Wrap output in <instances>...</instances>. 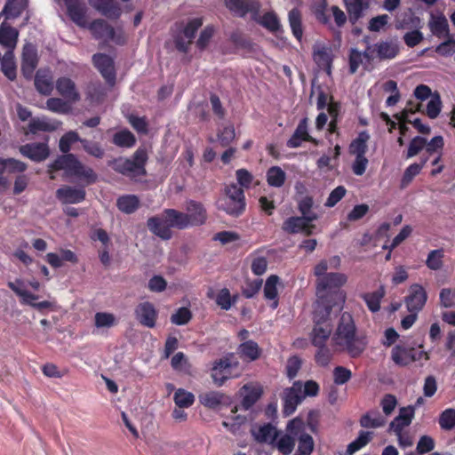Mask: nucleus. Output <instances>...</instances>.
Instances as JSON below:
<instances>
[{
  "label": "nucleus",
  "mask_w": 455,
  "mask_h": 455,
  "mask_svg": "<svg viewBox=\"0 0 455 455\" xmlns=\"http://www.w3.org/2000/svg\"><path fill=\"white\" fill-rule=\"evenodd\" d=\"M19 32L16 28L2 23L0 26V44L12 51L17 45Z\"/></svg>",
  "instance_id": "29"
},
{
  "label": "nucleus",
  "mask_w": 455,
  "mask_h": 455,
  "mask_svg": "<svg viewBox=\"0 0 455 455\" xmlns=\"http://www.w3.org/2000/svg\"><path fill=\"white\" fill-rule=\"evenodd\" d=\"M279 283V277L277 275H270L264 286V296L267 299L272 300L270 307L275 309L278 306L277 300V284Z\"/></svg>",
  "instance_id": "42"
},
{
  "label": "nucleus",
  "mask_w": 455,
  "mask_h": 455,
  "mask_svg": "<svg viewBox=\"0 0 455 455\" xmlns=\"http://www.w3.org/2000/svg\"><path fill=\"white\" fill-rule=\"evenodd\" d=\"M331 305L329 304L327 299H319L315 303L314 307V323L316 325H323V324H331L330 323V314H331Z\"/></svg>",
  "instance_id": "26"
},
{
  "label": "nucleus",
  "mask_w": 455,
  "mask_h": 455,
  "mask_svg": "<svg viewBox=\"0 0 455 455\" xmlns=\"http://www.w3.org/2000/svg\"><path fill=\"white\" fill-rule=\"evenodd\" d=\"M296 440L299 441L298 451L299 455H310L314 450V440L312 436L306 432L305 423L302 421V426L298 431Z\"/></svg>",
  "instance_id": "36"
},
{
  "label": "nucleus",
  "mask_w": 455,
  "mask_h": 455,
  "mask_svg": "<svg viewBox=\"0 0 455 455\" xmlns=\"http://www.w3.org/2000/svg\"><path fill=\"white\" fill-rule=\"evenodd\" d=\"M371 437H372L371 432H369V431L360 432L358 437L347 445V451H346L347 455H353L357 451L361 450L371 440Z\"/></svg>",
  "instance_id": "58"
},
{
  "label": "nucleus",
  "mask_w": 455,
  "mask_h": 455,
  "mask_svg": "<svg viewBox=\"0 0 455 455\" xmlns=\"http://www.w3.org/2000/svg\"><path fill=\"white\" fill-rule=\"evenodd\" d=\"M369 139L370 135L366 132H360L357 138L350 144V153L355 156H365Z\"/></svg>",
  "instance_id": "48"
},
{
  "label": "nucleus",
  "mask_w": 455,
  "mask_h": 455,
  "mask_svg": "<svg viewBox=\"0 0 455 455\" xmlns=\"http://www.w3.org/2000/svg\"><path fill=\"white\" fill-rule=\"evenodd\" d=\"M35 85L40 93L50 95L53 90L52 72L49 69H39L36 74Z\"/></svg>",
  "instance_id": "28"
},
{
  "label": "nucleus",
  "mask_w": 455,
  "mask_h": 455,
  "mask_svg": "<svg viewBox=\"0 0 455 455\" xmlns=\"http://www.w3.org/2000/svg\"><path fill=\"white\" fill-rule=\"evenodd\" d=\"M94 324L98 329H110L117 324V319L112 313L98 312L94 315Z\"/></svg>",
  "instance_id": "55"
},
{
  "label": "nucleus",
  "mask_w": 455,
  "mask_h": 455,
  "mask_svg": "<svg viewBox=\"0 0 455 455\" xmlns=\"http://www.w3.org/2000/svg\"><path fill=\"white\" fill-rule=\"evenodd\" d=\"M60 123L56 120H52L48 117H36L32 118L28 124V131L31 133H37L38 132H52L59 128Z\"/></svg>",
  "instance_id": "27"
},
{
  "label": "nucleus",
  "mask_w": 455,
  "mask_h": 455,
  "mask_svg": "<svg viewBox=\"0 0 455 455\" xmlns=\"http://www.w3.org/2000/svg\"><path fill=\"white\" fill-rule=\"evenodd\" d=\"M302 426V420L295 418L290 420L285 427V432H278L273 446L283 455H290L295 447L296 435Z\"/></svg>",
  "instance_id": "6"
},
{
  "label": "nucleus",
  "mask_w": 455,
  "mask_h": 455,
  "mask_svg": "<svg viewBox=\"0 0 455 455\" xmlns=\"http://www.w3.org/2000/svg\"><path fill=\"white\" fill-rule=\"evenodd\" d=\"M89 4L96 10L100 12L103 15L108 18H118L121 14V10L118 6L115 5L113 0H88Z\"/></svg>",
  "instance_id": "33"
},
{
  "label": "nucleus",
  "mask_w": 455,
  "mask_h": 455,
  "mask_svg": "<svg viewBox=\"0 0 455 455\" xmlns=\"http://www.w3.org/2000/svg\"><path fill=\"white\" fill-rule=\"evenodd\" d=\"M304 398L302 384L299 381L294 382L291 387L285 389L283 392V414L285 416L292 414Z\"/></svg>",
  "instance_id": "12"
},
{
  "label": "nucleus",
  "mask_w": 455,
  "mask_h": 455,
  "mask_svg": "<svg viewBox=\"0 0 455 455\" xmlns=\"http://www.w3.org/2000/svg\"><path fill=\"white\" fill-rule=\"evenodd\" d=\"M63 170L67 176H76L87 179L90 182L95 180L96 177L92 168L85 167L73 154H66L59 156L53 163L49 164L50 178L55 179L52 174L54 171Z\"/></svg>",
  "instance_id": "3"
},
{
  "label": "nucleus",
  "mask_w": 455,
  "mask_h": 455,
  "mask_svg": "<svg viewBox=\"0 0 455 455\" xmlns=\"http://www.w3.org/2000/svg\"><path fill=\"white\" fill-rule=\"evenodd\" d=\"M56 196L63 204H78L84 199L85 192L83 188L66 186L56 191Z\"/></svg>",
  "instance_id": "24"
},
{
  "label": "nucleus",
  "mask_w": 455,
  "mask_h": 455,
  "mask_svg": "<svg viewBox=\"0 0 455 455\" xmlns=\"http://www.w3.org/2000/svg\"><path fill=\"white\" fill-rule=\"evenodd\" d=\"M227 7L239 17H243L247 13L257 14V10L260 9V4L257 0H226Z\"/></svg>",
  "instance_id": "21"
},
{
  "label": "nucleus",
  "mask_w": 455,
  "mask_h": 455,
  "mask_svg": "<svg viewBox=\"0 0 455 455\" xmlns=\"http://www.w3.org/2000/svg\"><path fill=\"white\" fill-rule=\"evenodd\" d=\"M27 0H8L3 11L0 12V18L5 16L6 19L16 18L25 9Z\"/></svg>",
  "instance_id": "47"
},
{
  "label": "nucleus",
  "mask_w": 455,
  "mask_h": 455,
  "mask_svg": "<svg viewBox=\"0 0 455 455\" xmlns=\"http://www.w3.org/2000/svg\"><path fill=\"white\" fill-rule=\"evenodd\" d=\"M285 180L286 174L279 166H273L267 172V181L271 187L281 188Z\"/></svg>",
  "instance_id": "54"
},
{
  "label": "nucleus",
  "mask_w": 455,
  "mask_h": 455,
  "mask_svg": "<svg viewBox=\"0 0 455 455\" xmlns=\"http://www.w3.org/2000/svg\"><path fill=\"white\" fill-rule=\"evenodd\" d=\"M243 390L244 395L240 408L248 411L259 398L262 389L259 385H244Z\"/></svg>",
  "instance_id": "37"
},
{
  "label": "nucleus",
  "mask_w": 455,
  "mask_h": 455,
  "mask_svg": "<svg viewBox=\"0 0 455 455\" xmlns=\"http://www.w3.org/2000/svg\"><path fill=\"white\" fill-rule=\"evenodd\" d=\"M173 400L177 407L188 408L194 403L195 395L189 391L179 388L174 393Z\"/></svg>",
  "instance_id": "60"
},
{
  "label": "nucleus",
  "mask_w": 455,
  "mask_h": 455,
  "mask_svg": "<svg viewBox=\"0 0 455 455\" xmlns=\"http://www.w3.org/2000/svg\"><path fill=\"white\" fill-rule=\"evenodd\" d=\"M344 4L352 23L357 21L369 7V3L365 0H344Z\"/></svg>",
  "instance_id": "35"
},
{
  "label": "nucleus",
  "mask_w": 455,
  "mask_h": 455,
  "mask_svg": "<svg viewBox=\"0 0 455 455\" xmlns=\"http://www.w3.org/2000/svg\"><path fill=\"white\" fill-rule=\"evenodd\" d=\"M332 331L331 324L316 325L315 324L310 338L315 347L325 346Z\"/></svg>",
  "instance_id": "38"
},
{
  "label": "nucleus",
  "mask_w": 455,
  "mask_h": 455,
  "mask_svg": "<svg viewBox=\"0 0 455 455\" xmlns=\"http://www.w3.org/2000/svg\"><path fill=\"white\" fill-rule=\"evenodd\" d=\"M427 161V158H424L420 164H412L409 165L403 172L402 185L407 186L413 178L420 172Z\"/></svg>",
  "instance_id": "63"
},
{
  "label": "nucleus",
  "mask_w": 455,
  "mask_h": 455,
  "mask_svg": "<svg viewBox=\"0 0 455 455\" xmlns=\"http://www.w3.org/2000/svg\"><path fill=\"white\" fill-rule=\"evenodd\" d=\"M171 365L175 371L185 374L191 373V364L182 352H178L172 356Z\"/></svg>",
  "instance_id": "61"
},
{
  "label": "nucleus",
  "mask_w": 455,
  "mask_h": 455,
  "mask_svg": "<svg viewBox=\"0 0 455 455\" xmlns=\"http://www.w3.org/2000/svg\"><path fill=\"white\" fill-rule=\"evenodd\" d=\"M277 433V429L270 424L261 426L252 430V435L257 441L272 445L274 444Z\"/></svg>",
  "instance_id": "40"
},
{
  "label": "nucleus",
  "mask_w": 455,
  "mask_h": 455,
  "mask_svg": "<svg viewBox=\"0 0 455 455\" xmlns=\"http://www.w3.org/2000/svg\"><path fill=\"white\" fill-rule=\"evenodd\" d=\"M238 354L244 360L255 361L260 355V349L256 342L248 340L239 346Z\"/></svg>",
  "instance_id": "44"
},
{
  "label": "nucleus",
  "mask_w": 455,
  "mask_h": 455,
  "mask_svg": "<svg viewBox=\"0 0 455 455\" xmlns=\"http://www.w3.org/2000/svg\"><path fill=\"white\" fill-rule=\"evenodd\" d=\"M391 357L394 363L399 366H406L415 361L412 355V348H405L396 346L392 349Z\"/></svg>",
  "instance_id": "41"
},
{
  "label": "nucleus",
  "mask_w": 455,
  "mask_h": 455,
  "mask_svg": "<svg viewBox=\"0 0 455 455\" xmlns=\"http://www.w3.org/2000/svg\"><path fill=\"white\" fill-rule=\"evenodd\" d=\"M106 95L104 86L97 82L90 83L86 88V99L91 103L98 104L101 102Z\"/></svg>",
  "instance_id": "49"
},
{
  "label": "nucleus",
  "mask_w": 455,
  "mask_h": 455,
  "mask_svg": "<svg viewBox=\"0 0 455 455\" xmlns=\"http://www.w3.org/2000/svg\"><path fill=\"white\" fill-rule=\"evenodd\" d=\"M313 59L320 68L324 69L328 75H331L332 63L331 48L320 44L315 45L314 47Z\"/></svg>",
  "instance_id": "23"
},
{
  "label": "nucleus",
  "mask_w": 455,
  "mask_h": 455,
  "mask_svg": "<svg viewBox=\"0 0 455 455\" xmlns=\"http://www.w3.org/2000/svg\"><path fill=\"white\" fill-rule=\"evenodd\" d=\"M360 424L363 427L377 428L386 424V419L378 411H370L361 418Z\"/></svg>",
  "instance_id": "53"
},
{
  "label": "nucleus",
  "mask_w": 455,
  "mask_h": 455,
  "mask_svg": "<svg viewBox=\"0 0 455 455\" xmlns=\"http://www.w3.org/2000/svg\"><path fill=\"white\" fill-rule=\"evenodd\" d=\"M137 320L144 326L153 328L157 319V310L155 306L148 302H141L135 308Z\"/></svg>",
  "instance_id": "19"
},
{
  "label": "nucleus",
  "mask_w": 455,
  "mask_h": 455,
  "mask_svg": "<svg viewBox=\"0 0 455 455\" xmlns=\"http://www.w3.org/2000/svg\"><path fill=\"white\" fill-rule=\"evenodd\" d=\"M238 407H235L231 411V416L222 422L223 427L233 434H237L241 426L246 422V416L237 415Z\"/></svg>",
  "instance_id": "51"
},
{
  "label": "nucleus",
  "mask_w": 455,
  "mask_h": 455,
  "mask_svg": "<svg viewBox=\"0 0 455 455\" xmlns=\"http://www.w3.org/2000/svg\"><path fill=\"white\" fill-rule=\"evenodd\" d=\"M1 70L4 75L11 81L16 78V62L12 51H7L1 59Z\"/></svg>",
  "instance_id": "43"
},
{
  "label": "nucleus",
  "mask_w": 455,
  "mask_h": 455,
  "mask_svg": "<svg viewBox=\"0 0 455 455\" xmlns=\"http://www.w3.org/2000/svg\"><path fill=\"white\" fill-rule=\"evenodd\" d=\"M237 366L236 362L223 358L216 362L212 369V378L214 383L221 386L227 379L233 377L232 370Z\"/></svg>",
  "instance_id": "16"
},
{
  "label": "nucleus",
  "mask_w": 455,
  "mask_h": 455,
  "mask_svg": "<svg viewBox=\"0 0 455 455\" xmlns=\"http://www.w3.org/2000/svg\"><path fill=\"white\" fill-rule=\"evenodd\" d=\"M113 143L121 148H132L136 143L134 135L128 130H122L115 133Z\"/></svg>",
  "instance_id": "59"
},
{
  "label": "nucleus",
  "mask_w": 455,
  "mask_h": 455,
  "mask_svg": "<svg viewBox=\"0 0 455 455\" xmlns=\"http://www.w3.org/2000/svg\"><path fill=\"white\" fill-rule=\"evenodd\" d=\"M224 394L218 391H209L199 395L200 403L210 409H216L224 403Z\"/></svg>",
  "instance_id": "45"
},
{
  "label": "nucleus",
  "mask_w": 455,
  "mask_h": 455,
  "mask_svg": "<svg viewBox=\"0 0 455 455\" xmlns=\"http://www.w3.org/2000/svg\"><path fill=\"white\" fill-rule=\"evenodd\" d=\"M116 205L121 212L126 214H131L138 209L140 200L134 195H127L119 197L117 199Z\"/></svg>",
  "instance_id": "50"
},
{
  "label": "nucleus",
  "mask_w": 455,
  "mask_h": 455,
  "mask_svg": "<svg viewBox=\"0 0 455 455\" xmlns=\"http://www.w3.org/2000/svg\"><path fill=\"white\" fill-rule=\"evenodd\" d=\"M46 108L59 114L68 113L71 109L69 102L60 98H50L46 101Z\"/></svg>",
  "instance_id": "62"
},
{
  "label": "nucleus",
  "mask_w": 455,
  "mask_h": 455,
  "mask_svg": "<svg viewBox=\"0 0 455 455\" xmlns=\"http://www.w3.org/2000/svg\"><path fill=\"white\" fill-rule=\"evenodd\" d=\"M312 140L307 132V118H303L297 126L293 135L287 141V146L291 148H295L299 147L303 141Z\"/></svg>",
  "instance_id": "30"
},
{
  "label": "nucleus",
  "mask_w": 455,
  "mask_h": 455,
  "mask_svg": "<svg viewBox=\"0 0 455 455\" xmlns=\"http://www.w3.org/2000/svg\"><path fill=\"white\" fill-rule=\"evenodd\" d=\"M203 25L201 18H195L188 21L183 30L177 35L175 44L179 51L186 52L192 43L197 29Z\"/></svg>",
  "instance_id": "11"
},
{
  "label": "nucleus",
  "mask_w": 455,
  "mask_h": 455,
  "mask_svg": "<svg viewBox=\"0 0 455 455\" xmlns=\"http://www.w3.org/2000/svg\"><path fill=\"white\" fill-rule=\"evenodd\" d=\"M372 61L371 57L369 45L364 52H360L356 48H352L349 52V71L351 74H355L359 67L363 64V61Z\"/></svg>",
  "instance_id": "34"
},
{
  "label": "nucleus",
  "mask_w": 455,
  "mask_h": 455,
  "mask_svg": "<svg viewBox=\"0 0 455 455\" xmlns=\"http://www.w3.org/2000/svg\"><path fill=\"white\" fill-rule=\"evenodd\" d=\"M148 229L164 240H169L172 237V228L167 221V215L164 211L160 216L152 217L148 220Z\"/></svg>",
  "instance_id": "18"
},
{
  "label": "nucleus",
  "mask_w": 455,
  "mask_h": 455,
  "mask_svg": "<svg viewBox=\"0 0 455 455\" xmlns=\"http://www.w3.org/2000/svg\"><path fill=\"white\" fill-rule=\"evenodd\" d=\"M371 57L372 60H390L395 59L400 52V46L396 41L386 40L379 41L374 44L369 45Z\"/></svg>",
  "instance_id": "10"
},
{
  "label": "nucleus",
  "mask_w": 455,
  "mask_h": 455,
  "mask_svg": "<svg viewBox=\"0 0 455 455\" xmlns=\"http://www.w3.org/2000/svg\"><path fill=\"white\" fill-rule=\"evenodd\" d=\"M148 155L145 149L139 148L132 159L119 157L109 163V165L117 172L134 179L146 173L145 164Z\"/></svg>",
  "instance_id": "4"
},
{
  "label": "nucleus",
  "mask_w": 455,
  "mask_h": 455,
  "mask_svg": "<svg viewBox=\"0 0 455 455\" xmlns=\"http://www.w3.org/2000/svg\"><path fill=\"white\" fill-rule=\"evenodd\" d=\"M68 15L78 27L87 28V7L81 0H64Z\"/></svg>",
  "instance_id": "14"
},
{
  "label": "nucleus",
  "mask_w": 455,
  "mask_h": 455,
  "mask_svg": "<svg viewBox=\"0 0 455 455\" xmlns=\"http://www.w3.org/2000/svg\"><path fill=\"white\" fill-rule=\"evenodd\" d=\"M164 212L167 215V221H169L171 227L184 229L191 226L188 214L173 209L164 210Z\"/></svg>",
  "instance_id": "39"
},
{
  "label": "nucleus",
  "mask_w": 455,
  "mask_h": 455,
  "mask_svg": "<svg viewBox=\"0 0 455 455\" xmlns=\"http://www.w3.org/2000/svg\"><path fill=\"white\" fill-rule=\"evenodd\" d=\"M8 286L20 298V301L23 304L29 305L36 308L37 310L52 308L54 307V303L48 300L37 303L35 302L38 299V297L27 291L24 288V283L20 279H17L15 280V282H9Z\"/></svg>",
  "instance_id": "9"
},
{
  "label": "nucleus",
  "mask_w": 455,
  "mask_h": 455,
  "mask_svg": "<svg viewBox=\"0 0 455 455\" xmlns=\"http://www.w3.org/2000/svg\"><path fill=\"white\" fill-rule=\"evenodd\" d=\"M20 152L24 156L29 158L34 162H42L45 160L49 155L50 150L46 143H28L20 148Z\"/></svg>",
  "instance_id": "22"
},
{
  "label": "nucleus",
  "mask_w": 455,
  "mask_h": 455,
  "mask_svg": "<svg viewBox=\"0 0 455 455\" xmlns=\"http://www.w3.org/2000/svg\"><path fill=\"white\" fill-rule=\"evenodd\" d=\"M439 425L442 429L451 430L455 427V409L444 410L439 417Z\"/></svg>",
  "instance_id": "64"
},
{
  "label": "nucleus",
  "mask_w": 455,
  "mask_h": 455,
  "mask_svg": "<svg viewBox=\"0 0 455 455\" xmlns=\"http://www.w3.org/2000/svg\"><path fill=\"white\" fill-rule=\"evenodd\" d=\"M427 295L425 289L418 283L410 286L409 295L405 298V305L410 313H418L425 306Z\"/></svg>",
  "instance_id": "13"
},
{
  "label": "nucleus",
  "mask_w": 455,
  "mask_h": 455,
  "mask_svg": "<svg viewBox=\"0 0 455 455\" xmlns=\"http://www.w3.org/2000/svg\"><path fill=\"white\" fill-rule=\"evenodd\" d=\"M92 61L106 81L113 85L116 80V73L112 58L103 53H97L92 56Z\"/></svg>",
  "instance_id": "17"
},
{
  "label": "nucleus",
  "mask_w": 455,
  "mask_h": 455,
  "mask_svg": "<svg viewBox=\"0 0 455 455\" xmlns=\"http://www.w3.org/2000/svg\"><path fill=\"white\" fill-rule=\"evenodd\" d=\"M259 10L260 9L257 10L256 15L251 14V19L269 31L277 32L281 28V24L277 16L273 12H268L264 15H260Z\"/></svg>",
  "instance_id": "32"
},
{
  "label": "nucleus",
  "mask_w": 455,
  "mask_h": 455,
  "mask_svg": "<svg viewBox=\"0 0 455 455\" xmlns=\"http://www.w3.org/2000/svg\"><path fill=\"white\" fill-rule=\"evenodd\" d=\"M385 295V289L380 286L376 291L371 293H365L363 298L367 304L369 309L372 312H377L380 308V300Z\"/></svg>",
  "instance_id": "56"
},
{
  "label": "nucleus",
  "mask_w": 455,
  "mask_h": 455,
  "mask_svg": "<svg viewBox=\"0 0 455 455\" xmlns=\"http://www.w3.org/2000/svg\"><path fill=\"white\" fill-rule=\"evenodd\" d=\"M340 258L332 256L321 260L314 268L316 279V295L319 299H327L332 290L339 289L346 283L347 275L342 273H328L329 269H337L340 266Z\"/></svg>",
  "instance_id": "2"
},
{
  "label": "nucleus",
  "mask_w": 455,
  "mask_h": 455,
  "mask_svg": "<svg viewBox=\"0 0 455 455\" xmlns=\"http://www.w3.org/2000/svg\"><path fill=\"white\" fill-rule=\"evenodd\" d=\"M56 89L59 94L70 104L76 103L81 99L75 82L68 77H60L56 81Z\"/></svg>",
  "instance_id": "20"
},
{
  "label": "nucleus",
  "mask_w": 455,
  "mask_h": 455,
  "mask_svg": "<svg viewBox=\"0 0 455 455\" xmlns=\"http://www.w3.org/2000/svg\"><path fill=\"white\" fill-rule=\"evenodd\" d=\"M316 219L317 215L290 217L283 221L282 229L288 234L302 233L309 235L315 228V225L312 222Z\"/></svg>",
  "instance_id": "8"
},
{
  "label": "nucleus",
  "mask_w": 455,
  "mask_h": 455,
  "mask_svg": "<svg viewBox=\"0 0 455 455\" xmlns=\"http://www.w3.org/2000/svg\"><path fill=\"white\" fill-rule=\"evenodd\" d=\"M332 343L338 350L347 353L352 357L359 356L366 347V341L356 334V327L352 315L343 313L332 336Z\"/></svg>",
  "instance_id": "1"
},
{
  "label": "nucleus",
  "mask_w": 455,
  "mask_h": 455,
  "mask_svg": "<svg viewBox=\"0 0 455 455\" xmlns=\"http://www.w3.org/2000/svg\"><path fill=\"white\" fill-rule=\"evenodd\" d=\"M38 64V55L36 48L31 44H26L22 50L21 72L22 75L31 79L34 71Z\"/></svg>",
  "instance_id": "15"
},
{
  "label": "nucleus",
  "mask_w": 455,
  "mask_h": 455,
  "mask_svg": "<svg viewBox=\"0 0 455 455\" xmlns=\"http://www.w3.org/2000/svg\"><path fill=\"white\" fill-rule=\"evenodd\" d=\"M188 220L191 226L202 225L206 220V211L204 206L197 202L189 201L186 206Z\"/></svg>",
  "instance_id": "31"
},
{
  "label": "nucleus",
  "mask_w": 455,
  "mask_h": 455,
  "mask_svg": "<svg viewBox=\"0 0 455 455\" xmlns=\"http://www.w3.org/2000/svg\"><path fill=\"white\" fill-rule=\"evenodd\" d=\"M443 249H435L428 252L425 263L430 270L437 271L443 267Z\"/></svg>",
  "instance_id": "52"
},
{
  "label": "nucleus",
  "mask_w": 455,
  "mask_h": 455,
  "mask_svg": "<svg viewBox=\"0 0 455 455\" xmlns=\"http://www.w3.org/2000/svg\"><path fill=\"white\" fill-rule=\"evenodd\" d=\"M413 415L414 410L412 407L401 408L398 416L390 423V431H393L395 434L403 432V429L411 423Z\"/></svg>",
  "instance_id": "25"
},
{
  "label": "nucleus",
  "mask_w": 455,
  "mask_h": 455,
  "mask_svg": "<svg viewBox=\"0 0 455 455\" xmlns=\"http://www.w3.org/2000/svg\"><path fill=\"white\" fill-rule=\"evenodd\" d=\"M429 28L431 32L438 37H444L449 34L448 21L443 15L432 16Z\"/></svg>",
  "instance_id": "46"
},
{
  "label": "nucleus",
  "mask_w": 455,
  "mask_h": 455,
  "mask_svg": "<svg viewBox=\"0 0 455 455\" xmlns=\"http://www.w3.org/2000/svg\"><path fill=\"white\" fill-rule=\"evenodd\" d=\"M288 18L292 34L299 41H301L303 36V29L301 25V15L298 9L291 10Z\"/></svg>",
  "instance_id": "57"
},
{
  "label": "nucleus",
  "mask_w": 455,
  "mask_h": 455,
  "mask_svg": "<svg viewBox=\"0 0 455 455\" xmlns=\"http://www.w3.org/2000/svg\"><path fill=\"white\" fill-rule=\"evenodd\" d=\"M96 39L104 41H112L116 44H124L125 37L121 29L115 30L107 21L96 20L92 23H87V28Z\"/></svg>",
  "instance_id": "7"
},
{
  "label": "nucleus",
  "mask_w": 455,
  "mask_h": 455,
  "mask_svg": "<svg viewBox=\"0 0 455 455\" xmlns=\"http://www.w3.org/2000/svg\"><path fill=\"white\" fill-rule=\"evenodd\" d=\"M218 208L232 216L240 215L245 209L243 190L235 184L226 187L225 195L219 199Z\"/></svg>",
  "instance_id": "5"
}]
</instances>
